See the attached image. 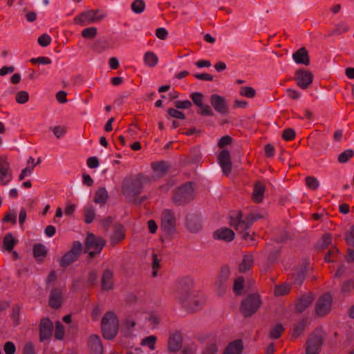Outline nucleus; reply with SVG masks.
Returning <instances> with one entry per match:
<instances>
[{"label":"nucleus","mask_w":354,"mask_h":354,"mask_svg":"<svg viewBox=\"0 0 354 354\" xmlns=\"http://www.w3.org/2000/svg\"><path fill=\"white\" fill-rule=\"evenodd\" d=\"M242 351V341L241 339H236L227 345L223 354H241Z\"/></svg>","instance_id":"c85d7f7f"},{"label":"nucleus","mask_w":354,"mask_h":354,"mask_svg":"<svg viewBox=\"0 0 354 354\" xmlns=\"http://www.w3.org/2000/svg\"><path fill=\"white\" fill-rule=\"evenodd\" d=\"M160 230L169 239L176 234V218L172 210L165 209L162 211L160 218Z\"/></svg>","instance_id":"20e7f679"},{"label":"nucleus","mask_w":354,"mask_h":354,"mask_svg":"<svg viewBox=\"0 0 354 354\" xmlns=\"http://www.w3.org/2000/svg\"><path fill=\"white\" fill-rule=\"evenodd\" d=\"M297 84L302 89H306L313 82V75L308 71L299 69L295 72Z\"/></svg>","instance_id":"2eb2a0df"},{"label":"nucleus","mask_w":354,"mask_h":354,"mask_svg":"<svg viewBox=\"0 0 354 354\" xmlns=\"http://www.w3.org/2000/svg\"><path fill=\"white\" fill-rule=\"evenodd\" d=\"M97 274L95 270H91L88 272L87 276V283L92 286L95 285L97 283Z\"/></svg>","instance_id":"e2e57ef3"},{"label":"nucleus","mask_w":354,"mask_h":354,"mask_svg":"<svg viewBox=\"0 0 354 354\" xmlns=\"http://www.w3.org/2000/svg\"><path fill=\"white\" fill-rule=\"evenodd\" d=\"M332 297L329 293H325L322 295L315 304V312L319 317L325 316L328 314L332 306Z\"/></svg>","instance_id":"f8f14e48"},{"label":"nucleus","mask_w":354,"mask_h":354,"mask_svg":"<svg viewBox=\"0 0 354 354\" xmlns=\"http://www.w3.org/2000/svg\"><path fill=\"white\" fill-rule=\"evenodd\" d=\"M230 274V270L227 266H224L221 268L219 275L216 280L227 283Z\"/></svg>","instance_id":"c03bdc74"},{"label":"nucleus","mask_w":354,"mask_h":354,"mask_svg":"<svg viewBox=\"0 0 354 354\" xmlns=\"http://www.w3.org/2000/svg\"><path fill=\"white\" fill-rule=\"evenodd\" d=\"M151 167L154 173L159 177L163 176L167 174L170 168L169 162L165 160L153 162L151 163Z\"/></svg>","instance_id":"a878e982"},{"label":"nucleus","mask_w":354,"mask_h":354,"mask_svg":"<svg viewBox=\"0 0 354 354\" xmlns=\"http://www.w3.org/2000/svg\"><path fill=\"white\" fill-rule=\"evenodd\" d=\"M315 296L312 292L302 295L297 301L295 310L297 313H301L308 308L314 300Z\"/></svg>","instance_id":"a211bd4d"},{"label":"nucleus","mask_w":354,"mask_h":354,"mask_svg":"<svg viewBox=\"0 0 354 354\" xmlns=\"http://www.w3.org/2000/svg\"><path fill=\"white\" fill-rule=\"evenodd\" d=\"M105 245L106 241L102 237L89 233L85 239L84 252H88L89 257L93 259L101 252Z\"/></svg>","instance_id":"423d86ee"},{"label":"nucleus","mask_w":354,"mask_h":354,"mask_svg":"<svg viewBox=\"0 0 354 354\" xmlns=\"http://www.w3.org/2000/svg\"><path fill=\"white\" fill-rule=\"evenodd\" d=\"M203 301L198 297L191 295V297L187 299V301L182 304L183 306L189 312H194L198 310L202 306Z\"/></svg>","instance_id":"393cba45"},{"label":"nucleus","mask_w":354,"mask_h":354,"mask_svg":"<svg viewBox=\"0 0 354 354\" xmlns=\"http://www.w3.org/2000/svg\"><path fill=\"white\" fill-rule=\"evenodd\" d=\"M186 227L192 233L198 232L202 227L200 218L194 214H189L186 218Z\"/></svg>","instance_id":"412c9836"},{"label":"nucleus","mask_w":354,"mask_h":354,"mask_svg":"<svg viewBox=\"0 0 354 354\" xmlns=\"http://www.w3.org/2000/svg\"><path fill=\"white\" fill-rule=\"evenodd\" d=\"M218 346L215 344L208 345L201 353V354H216Z\"/></svg>","instance_id":"69168bd1"},{"label":"nucleus","mask_w":354,"mask_h":354,"mask_svg":"<svg viewBox=\"0 0 354 354\" xmlns=\"http://www.w3.org/2000/svg\"><path fill=\"white\" fill-rule=\"evenodd\" d=\"M143 62L148 67L153 68L158 62V57L153 52L147 51L144 54Z\"/></svg>","instance_id":"2f4dec72"},{"label":"nucleus","mask_w":354,"mask_h":354,"mask_svg":"<svg viewBox=\"0 0 354 354\" xmlns=\"http://www.w3.org/2000/svg\"><path fill=\"white\" fill-rule=\"evenodd\" d=\"M193 280L189 277L180 278L176 283V298L183 304L191 297Z\"/></svg>","instance_id":"0eeeda50"},{"label":"nucleus","mask_w":354,"mask_h":354,"mask_svg":"<svg viewBox=\"0 0 354 354\" xmlns=\"http://www.w3.org/2000/svg\"><path fill=\"white\" fill-rule=\"evenodd\" d=\"M107 198V191L104 187H101L95 192L93 201L95 203L104 204Z\"/></svg>","instance_id":"e433bc0d"},{"label":"nucleus","mask_w":354,"mask_h":354,"mask_svg":"<svg viewBox=\"0 0 354 354\" xmlns=\"http://www.w3.org/2000/svg\"><path fill=\"white\" fill-rule=\"evenodd\" d=\"M62 292L58 288H53L50 293L48 304L55 309L59 308L62 305Z\"/></svg>","instance_id":"b1692460"},{"label":"nucleus","mask_w":354,"mask_h":354,"mask_svg":"<svg viewBox=\"0 0 354 354\" xmlns=\"http://www.w3.org/2000/svg\"><path fill=\"white\" fill-rule=\"evenodd\" d=\"M47 254V249L41 243L35 244L33 247V255L35 259L42 261Z\"/></svg>","instance_id":"c9c22d12"},{"label":"nucleus","mask_w":354,"mask_h":354,"mask_svg":"<svg viewBox=\"0 0 354 354\" xmlns=\"http://www.w3.org/2000/svg\"><path fill=\"white\" fill-rule=\"evenodd\" d=\"M167 113L171 117L174 118L181 120L185 119V114L182 111H180L177 109L170 108L167 110Z\"/></svg>","instance_id":"13d9d810"},{"label":"nucleus","mask_w":354,"mask_h":354,"mask_svg":"<svg viewBox=\"0 0 354 354\" xmlns=\"http://www.w3.org/2000/svg\"><path fill=\"white\" fill-rule=\"evenodd\" d=\"M51 38L47 34H43L38 38V43L41 46H47L50 44Z\"/></svg>","instance_id":"680f3d73"},{"label":"nucleus","mask_w":354,"mask_h":354,"mask_svg":"<svg viewBox=\"0 0 354 354\" xmlns=\"http://www.w3.org/2000/svg\"><path fill=\"white\" fill-rule=\"evenodd\" d=\"M254 263L253 256L251 254H245L243 257L241 263L239 266V270L241 272H245L249 270Z\"/></svg>","instance_id":"473e14b6"},{"label":"nucleus","mask_w":354,"mask_h":354,"mask_svg":"<svg viewBox=\"0 0 354 354\" xmlns=\"http://www.w3.org/2000/svg\"><path fill=\"white\" fill-rule=\"evenodd\" d=\"M87 165L91 169L97 168L99 166V160L96 156H91L87 160Z\"/></svg>","instance_id":"774afa93"},{"label":"nucleus","mask_w":354,"mask_h":354,"mask_svg":"<svg viewBox=\"0 0 354 354\" xmlns=\"http://www.w3.org/2000/svg\"><path fill=\"white\" fill-rule=\"evenodd\" d=\"M261 300L257 293L248 295L241 303L240 311L245 317H251L260 308Z\"/></svg>","instance_id":"6e6552de"},{"label":"nucleus","mask_w":354,"mask_h":354,"mask_svg":"<svg viewBox=\"0 0 354 354\" xmlns=\"http://www.w3.org/2000/svg\"><path fill=\"white\" fill-rule=\"evenodd\" d=\"M218 162L222 169L223 174L228 176L232 167L231 156H218Z\"/></svg>","instance_id":"c756f323"},{"label":"nucleus","mask_w":354,"mask_h":354,"mask_svg":"<svg viewBox=\"0 0 354 354\" xmlns=\"http://www.w3.org/2000/svg\"><path fill=\"white\" fill-rule=\"evenodd\" d=\"M53 328V322L48 318L41 319L39 324L40 341L48 339L52 335Z\"/></svg>","instance_id":"f3484780"},{"label":"nucleus","mask_w":354,"mask_h":354,"mask_svg":"<svg viewBox=\"0 0 354 354\" xmlns=\"http://www.w3.org/2000/svg\"><path fill=\"white\" fill-rule=\"evenodd\" d=\"M292 59L298 64L308 66L310 64V57L308 50L304 47L300 48L292 54Z\"/></svg>","instance_id":"4be33fe9"},{"label":"nucleus","mask_w":354,"mask_h":354,"mask_svg":"<svg viewBox=\"0 0 354 354\" xmlns=\"http://www.w3.org/2000/svg\"><path fill=\"white\" fill-rule=\"evenodd\" d=\"M291 286L288 283H283L281 286H277L274 289V295L276 296H283L290 292Z\"/></svg>","instance_id":"37998d69"},{"label":"nucleus","mask_w":354,"mask_h":354,"mask_svg":"<svg viewBox=\"0 0 354 354\" xmlns=\"http://www.w3.org/2000/svg\"><path fill=\"white\" fill-rule=\"evenodd\" d=\"M265 190L266 187L263 183L259 181L254 183L252 199L255 203H259L263 201Z\"/></svg>","instance_id":"cd10ccee"},{"label":"nucleus","mask_w":354,"mask_h":354,"mask_svg":"<svg viewBox=\"0 0 354 354\" xmlns=\"http://www.w3.org/2000/svg\"><path fill=\"white\" fill-rule=\"evenodd\" d=\"M182 347V337L179 333L170 335L168 341V349L171 352H177Z\"/></svg>","instance_id":"bb28decb"},{"label":"nucleus","mask_w":354,"mask_h":354,"mask_svg":"<svg viewBox=\"0 0 354 354\" xmlns=\"http://www.w3.org/2000/svg\"><path fill=\"white\" fill-rule=\"evenodd\" d=\"M215 286L216 288L217 294L219 296H223L225 293V291L227 289L226 283L216 280V283H215Z\"/></svg>","instance_id":"6e6d98bb"},{"label":"nucleus","mask_w":354,"mask_h":354,"mask_svg":"<svg viewBox=\"0 0 354 354\" xmlns=\"http://www.w3.org/2000/svg\"><path fill=\"white\" fill-rule=\"evenodd\" d=\"M305 181L306 186L312 190H316L319 186L318 180L314 176H307Z\"/></svg>","instance_id":"8fccbe9b"},{"label":"nucleus","mask_w":354,"mask_h":354,"mask_svg":"<svg viewBox=\"0 0 354 354\" xmlns=\"http://www.w3.org/2000/svg\"><path fill=\"white\" fill-rule=\"evenodd\" d=\"M15 100L19 104L26 103L29 100V94L27 91H20L16 93Z\"/></svg>","instance_id":"de8ad7c7"},{"label":"nucleus","mask_w":354,"mask_h":354,"mask_svg":"<svg viewBox=\"0 0 354 354\" xmlns=\"http://www.w3.org/2000/svg\"><path fill=\"white\" fill-rule=\"evenodd\" d=\"M153 262H152V277H156L158 274V269L160 268V259L158 258L156 254H153Z\"/></svg>","instance_id":"5fc2aeb1"},{"label":"nucleus","mask_w":354,"mask_h":354,"mask_svg":"<svg viewBox=\"0 0 354 354\" xmlns=\"http://www.w3.org/2000/svg\"><path fill=\"white\" fill-rule=\"evenodd\" d=\"M12 179V171L6 156H0V185L6 186Z\"/></svg>","instance_id":"4468645a"},{"label":"nucleus","mask_w":354,"mask_h":354,"mask_svg":"<svg viewBox=\"0 0 354 354\" xmlns=\"http://www.w3.org/2000/svg\"><path fill=\"white\" fill-rule=\"evenodd\" d=\"M239 93L243 97L253 98L256 95V91L250 86H242Z\"/></svg>","instance_id":"09e8293b"},{"label":"nucleus","mask_w":354,"mask_h":354,"mask_svg":"<svg viewBox=\"0 0 354 354\" xmlns=\"http://www.w3.org/2000/svg\"><path fill=\"white\" fill-rule=\"evenodd\" d=\"M17 242L18 241L13 237L11 233H8L3 237V248L6 251L11 252Z\"/></svg>","instance_id":"72a5a7b5"},{"label":"nucleus","mask_w":354,"mask_h":354,"mask_svg":"<svg viewBox=\"0 0 354 354\" xmlns=\"http://www.w3.org/2000/svg\"><path fill=\"white\" fill-rule=\"evenodd\" d=\"M194 198L193 184L186 183L174 191L172 200L177 205H183Z\"/></svg>","instance_id":"39448f33"},{"label":"nucleus","mask_w":354,"mask_h":354,"mask_svg":"<svg viewBox=\"0 0 354 354\" xmlns=\"http://www.w3.org/2000/svg\"><path fill=\"white\" fill-rule=\"evenodd\" d=\"M194 104L198 107V113L203 116H212L214 112L208 104H204V95L200 92H194L190 95Z\"/></svg>","instance_id":"ddd939ff"},{"label":"nucleus","mask_w":354,"mask_h":354,"mask_svg":"<svg viewBox=\"0 0 354 354\" xmlns=\"http://www.w3.org/2000/svg\"><path fill=\"white\" fill-rule=\"evenodd\" d=\"M175 107L178 109H186L192 106V102L187 100L185 101L177 100L174 102Z\"/></svg>","instance_id":"052dcab7"},{"label":"nucleus","mask_w":354,"mask_h":354,"mask_svg":"<svg viewBox=\"0 0 354 354\" xmlns=\"http://www.w3.org/2000/svg\"><path fill=\"white\" fill-rule=\"evenodd\" d=\"M102 289L109 291L113 288V272L109 268L104 270L101 279Z\"/></svg>","instance_id":"aec40b11"},{"label":"nucleus","mask_w":354,"mask_h":354,"mask_svg":"<svg viewBox=\"0 0 354 354\" xmlns=\"http://www.w3.org/2000/svg\"><path fill=\"white\" fill-rule=\"evenodd\" d=\"M295 131L292 128H288L283 130L282 132L281 136L283 138V140L286 141L292 140L295 137Z\"/></svg>","instance_id":"864d4df0"},{"label":"nucleus","mask_w":354,"mask_h":354,"mask_svg":"<svg viewBox=\"0 0 354 354\" xmlns=\"http://www.w3.org/2000/svg\"><path fill=\"white\" fill-rule=\"evenodd\" d=\"M306 273V268L301 267L297 270L292 274V283L298 286H301L305 279Z\"/></svg>","instance_id":"f704fd0d"},{"label":"nucleus","mask_w":354,"mask_h":354,"mask_svg":"<svg viewBox=\"0 0 354 354\" xmlns=\"http://www.w3.org/2000/svg\"><path fill=\"white\" fill-rule=\"evenodd\" d=\"M64 326L60 322H57L55 323V337L58 340H62L64 337Z\"/></svg>","instance_id":"3c124183"},{"label":"nucleus","mask_w":354,"mask_h":354,"mask_svg":"<svg viewBox=\"0 0 354 354\" xmlns=\"http://www.w3.org/2000/svg\"><path fill=\"white\" fill-rule=\"evenodd\" d=\"M262 218V216L258 213H249L245 218L242 219V213L239 212L234 217L231 216L230 225L234 227L241 238L248 242L250 245H253L256 233H250V227L254 221Z\"/></svg>","instance_id":"f03ea898"},{"label":"nucleus","mask_w":354,"mask_h":354,"mask_svg":"<svg viewBox=\"0 0 354 354\" xmlns=\"http://www.w3.org/2000/svg\"><path fill=\"white\" fill-rule=\"evenodd\" d=\"M83 212L85 223L87 224L91 223L95 217L94 208L91 205H88L84 207Z\"/></svg>","instance_id":"4c0bfd02"},{"label":"nucleus","mask_w":354,"mask_h":354,"mask_svg":"<svg viewBox=\"0 0 354 354\" xmlns=\"http://www.w3.org/2000/svg\"><path fill=\"white\" fill-rule=\"evenodd\" d=\"M101 326L103 337L106 339L111 340L118 333L119 321L117 316L112 311H109L103 316Z\"/></svg>","instance_id":"7ed1b4c3"},{"label":"nucleus","mask_w":354,"mask_h":354,"mask_svg":"<svg viewBox=\"0 0 354 354\" xmlns=\"http://www.w3.org/2000/svg\"><path fill=\"white\" fill-rule=\"evenodd\" d=\"M30 62L32 64L47 65L51 64V59L47 57H39L37 58H32L30 59Z\"/></svg>","instance_id":"bf43d9fd"},{"label":"nucleus","mask_w":354,"mask_h":354,"mask_svg":"<svg viewBox=\"0 0 354 354\" xmlns=\"http://www.w3.org/2000/svg\"><path fill=\"white\" fill-rule=\"evenodd\" d=\"M132 11L135 13L140 14L145 9V3L143 0H135L131 6Z\"/></svg>","instance_id":"a19ab883"},{"label":"nucleus","mask_w":354,"mask_h":354,"mask_svg":"<svg viewBox=\"0 0 354 354\" xmlns=\"http://www.w3.org/2000/svg\"><path fill=\"white\" fill-rule=\"evenodd\" d=\"M213 236L215 239L230 242L234 238V232L230 228L224 227L215 231Z\"/></svg>","instance_id":"5701e85b"},{"label":"nucleus","mask_w":354,"mask_h":354,"mask_svg":"<svg viewBox=\"0 0 354 354\" xmlns=\"http://www.w3.org/2000/svg\"><path fill=\"white\" fill-rule=\"evenodd\" d=\"M82 251V243L77 241L73 243L70 251L67 252L59 261V265L62 268H67L73 262L76 261Z\"/></svg>","instance_id":"9b49d317"},{"label":"nucleus","mask_w":354,"mask_h":354,"mask_svg":"<svg viewBox=\"0 0 354 354\" xmlns=\"http://www.w3.org/2000/svg\"><path fill=\"white\" fill-rule=\"evenodd\" d=\"M338 254V250L336 248H333L332 250H329L326 254L324 259L327 262H333L335 261V257Z\"/></svg>","instance_id":"4d7b16f0"},{"label":"nucleus","mask_w":354,"mask_h":354,"mask_svg":"<svg viewBox=\"0 0 354 354\" xmlns=\"http://www.w3.org/2000/svg\"><path fill=\"white\" fill-rule=\"evenodd\" d=\"M156 342V337L153 335H150L142 339V344L148 346L150 349L153 350L155 348Z\"/></svg>","instance_id":"603ef678"},{"label":"nucleus","mask_w":354,"mask_h":354,"mask_svg":"<svg viewBox=\"0 0 354 354\" xmlns=\"http://www.w3.org/2000/svg\"><path fill=\"white\" fill-rule=\"evenodd\" d=\"M151 183V178L142 173L126 176L122 183L121 192L127 201H136L144 187Z\"/></svg>","instance_id":"f257e3e1"},{"label":"nucleus","mask_w":354,"mask_h":354,"mask_svg":"<svg viewBox=\"0 0 354 354\" xmlns=\"http://www.w3.org/2000/svg\"><path fill=\"white\" fill-rule=\"evenodd\" d=\"M6 354H14L15 353V346L12 342H7L3 347Z\"/></svg>","instance_id":"338daca9"},{"label":"nucleus","mask_w":354,"mask_h":354,"mask_svg":"<svg viewBox=\"0 0 354 354\" xmlns=\"http://www.w3.org/2000/svg\"><path fill=\"white\" fill-rule=\"evenodd\" d=\"M244 279L243 277H239L235 279L233 285V290L236 295L241 294L243 289Z\"/></svg>","instance_id":"49530a36"},{"label":"nucleus","mask_w":354,"mask_h":354,"mask_svg":"<svg viewBox=\"0 0 354 354\" xmlns=\"http://www.w3.org/2000/svg\"><path fill=\"white\" fill-rule=\"evenodd\" d=\"M349 26L344 22H340L335 25V28L330 33L329 36L341 35L349 30Z\"/></svg>","instance_id":"58836bf2"},{"label":"nucleus","mask_w":354,"mask_h":354,"mask_svg":"<svg viewBox=\"0 0 354 354\" xmlns=\"http://www.w3.org/2000/svg\"><path fill=\"white\" fill-rule=\"evenodd\" d=\"M97 35V29L95 27H88L82 31V36L86 39H94Z\"/></svg>","instance_id":"ea45409f"},{"label":"nucleus","mask_w":354,"mask_h":354,"mask_svg":"<svg viewBox=\"0 0 354 354\" xmlns=\"http://www.w3.org/2000/svg\"><path fill=\"white\" fill-rule=\"evenodd\" d=\"M98 12V10H86L85 12H82L78 16L75 17L74 18V22L76 24H79L83 26L94 23H97L106 17L105 13H102L99 15H97Z\"/></svg>","instance_id":"9d476101"},{"label":"nucleus","mask_w":354,"mask_h":354,"mask_svg":"<svg viewBox=\"0 0 354 354\" xmlns=\"http://www.w3.org/2000/svg\"><path fill=\"white\" fill-rule=\"evenodd\" d=\"M346 241L348 245L354 247V225L346 234Z\"/></svg>","instance_id":"0e129e2a"},{"label":"nucleus","mask_w":354,"mask_h":354,"mask_svg":"<svg viewBox=\"0 0 354 354\" xmlns=\"http://www.w3.org/2000/svg\"><path fill=\"white\" fill-rule=\"evenodd\" d=\"M88 346L91 354H102L103 346L98 335H91L88 338Z\"/></svg>","instance_id":"6ab92c4d"},{"label":"nucleus","mask_w":354,"mask_h":354,"mask_svg":"<svg viewBox=\"0 0 354 354\" xmlns=\"http://www.w3.org/2000/svg\"><path fill=\"white\" fill-rule=\"evenodd\" d=\"M209 101L214 110L218 113L225 115L228 113V106L226 100L223 97L214 94L210 96Z\"/></svg>","instance_id":"dca6fc26"},{"label":"nucleus","mask_w":354,"mask_h":354,"mask_svg":"<svg viewBox=\"0 0 354 354\" xmlns=\"http://www.w3.org/2000/svg\"><path fill=\"white\" fill-rule=\"evenodd\" d=\"M284 328L281 324H277L274 328H272L270 331V337L272 339H278L280 337L281 333H283Z\"/></svg>","instance_id":"a18cd8bd"},{"label":"nucleus","mask_w":354,"mask_h":354,"mask_svg":"<svg viewBox=\"0 0 354 354\" xmlns=\"http://www.w3.org/2000/svg\"><path fill=\"white\" fill-rule=\"evenodd\" d=\"M125 236L124 228L121 224L115 226L114 232L111 236V241L113 245L119 243Z\"/></svg>","instance_id":"7c9ffc66"},{"label":"nucleus","mask_w":354,"mask_h":354,"mask_svg":"<svg viewBox=\"0 0 354 354\" xmlns=\"http://www.w3.org/2000/svg\"><path fill=\"white\" fill-rule=\"evenodd\" d=\"M324 335L322 330L311 333L306 341L305 354H319L324 344Z\"/></svg>","instance_id":"1a4fd4ad"},{"label":"nucleus","mask_w":354,"mask_h":354,"mask_svg":"<svg viewBox=\"0 0 354 354\" xmlns=\"http://www.w3.org/2000/svg\"><path fill=\"white\" fill-rule=\"evenodd\" d=\"M306 320L301 319L299 321V322L297 324V326H295L292 332V337L294 338L298 337L304 331L305 327H306Z\"/></svg>","instance_id":"79ce46f5"}]
</instances>
